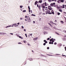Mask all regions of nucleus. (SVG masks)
Returning <instances> with one entry per match:
<instances>
[{"mask_svg": "<svg viewBox=\"0 0 66 66\" xmlns=\"http://www.w3.org/2000/svg\"><path fill=\"white\" fill-rule=\"evenodd\" d=\"M50 42H50L49 43V44H53V42H54V41H55V39H53V38H52V39H51L50 40Z\"/></svg>", "mask_w": 66, "mask_h": 66, "instance_id": "f257e3e1", "label": "nucleus"}, {"mask_svg": "<svg viewBox=\"0 0 66 66\" xmlns=\"http://www.w3.org/2000/svg\"><path fill=\"white\" fill-rule=\"evenodd\" d=\"M47 11H46V14H52V13L50 12V11L48 9L46 10Z\"/></svg>", "mask_w": 66, "mask_h": 66, "instance_id": "f03ea898", "label": "nucleus"}, {"mask_svg": "<svg viewBox=\"0 0 66 66\" xmlns=\"http://www.w3.org/2000/svg\"><path fill=\"white\" fill-rule=\"evenodd\" d=\"M27 20L28 22H30L31 21V19L29 16H28L27 18Z\"/></svg>", "mask_w": 66, "mask_h": 66, "instance_id": "7ed1b4c3", "label": "nucleus"}, {"mask_svg": "<svg viewBox=\"0 0 66 66\" xmlns=\"http://www.w3.org/2000/svg\"><path fill=\"white\" fill-rule=\"evenodd\" d=\"M14 27L13 26H11V25H9L8 26H7L6 27V28H9V27Z\"/></svg>", "mask_w": 66, "mask_h": 66, "instance_id": "20e7f679", "label": "nucleus"}, {"mask_svg": "<svg viewBox=\"0 0 66 66\" xmlns=\"http://www.w3.org/2000/svg\"><path fill=\"white\" fill-rule=\"evenodd\" d=\"M48 10H51V7L50 6H49L48 7Z\"/></svg>", "mask_w": 66, "mask_h": 66, "instance_id": "39448f33", "label": "nucleus"}, {"mask_svg": "<svg viewBox=\"0 0 66 66\" xmlns=\"http://www.w3.org/2000/svg\"><path fill=\"white\" fill-rule=\"evenodd\" d=\"M37 6L38 7L39 9H40V5L38 6V4L37 5Z\"/></svg>", "mask_w": 66, "mask_h": 66, "instance_id": "423d86ee", "label": "nucleus"}, {"mask_svg": "<svg viewBox=\"0 0 66 66\" xmlns=\"http://www.w3.org/2000/svg\"><path fill=\"white\" fill-rule=\"evenodd\" d=\"M57 2L58 3H60L61 2V0H59L57 1Z\"/></svg>", "mask_w": 66, "mask_h": 66, "instance_id": "0eeeda50", "label": "nucleus"}, {"mask_svg": "<svg viewBox=\"0 0 66 66\" xmlns=\"http://www.w3.org/2000/svg\"><path fill=\"white\" fill-rule=\"evenodd\" d=\"M51 13L52 14H54V11H53V10H52Z\"/></svg>", "mask_w": 66, "mask_h": 66, "instance_id": "6e6552de", "label": "nucleus"}, {"mask_svg": "<svg viewBox=\"0 0 66 66\" xmlns=\"http://www.w3.org/2000/svg\"><path fill=\"white\" fill-rule=\"evenodd\" d=\"M48 32L46 31H44V34H47Z\"/></svg>", "mask_w": 66, "mask_h": 66, "instance_id": "1a4fd4ad", "label": "nucleus"}, {"mask_svg": "<svg viewBox=\"0 0 66 66\" xmlns=\"http://www.w3.org/2000/svg\"><path fill=\"white\" fill-rule=\"evenodd\" d=\"M38 38H34V40H36Z\"/></svg>", "mask_w": 66, "mask_h": 66, "instance_id": "9d476101", "label": "nucleus"}, {"mask_svg": "<svg viewBox=\"0 0 66 66\" xmlns=\"http://www.w3.org/2000/svg\"><path fill=\"white\" fill-rule=\"evenodd\" d=\"M17 23H14V24H12V26H16V25H17Z\"/></svg>", "mask_w": 66, "mask_h": 66, "instance_id": "9b49d317", "label": "nucleus"}, {"mask_svg": "<svg viewBox=\"0 0 66 66\" xmlns=\"http://www.w3.org/2000/svg\"><path fill=\"white\" fill-rule=\"evenodd\" d=\"M29 60H30V61H33V59L32 58H29Z\"/></svg>", "mask_w": 66, "mask_h": 66, "instance_id": "f8f14e48", "label": "nucleus"}, {"mask_svg": "<svg viewBox=\"0 0 66 66\" xmlns=\"http://www.w3.org/2000/svg\"><path fill=\"white\" fill-rule=\"evenodd\" d=\"M44 42H45V43H46V44H47V41H46V40H44Z\"/></svg>", "mask_w": 66, "mask_h": 66, "instance_id": "ddd939ff", "label": "nucleus"}, {"mask_svg": "<svg viewBox=\"0 0 66 66\" xmlns=\"http://www.w3.org/2000/svg\"><path fill=\"white\" fill-rule=\"evenodd\" d=\"M45 6H47L48 5V4L46 3V2H45Z\"/></svg>", "mask_w": 66, "mask_h": 66, "instance_id": "4468645a", "label": "nucleus"}, {"mask_svg": "<svg viewBox=\"0 0 66 66\" xmlns=\"http://www.w3.org/2000/svg\"><path fill=\"white\" fill-rule=\"evenodd\" d=\"M42 0H40L39 1V3H42Z\"/></svg>", "mask_w": 66, "mask_h": 66, "instance_id": "2eb2a0df", "label": "nucleus"}, {"mask_svg": "<svg viewBox=\"0 0 66 66\" xmlns=\"http://www.w3.org/2000/svg\"><path fill=\"white\" fill-rule=\"evenodd\" d=\"M50 23H52V24H53V23H54L53 22H52V21H50Z\"/></svg>", "mask_w": 66, "mask_h": 66, "instance_id": "dca6fc26", "label": "nucleus"}, {"mask_svg": "<svg viewBox=\"0 0 66 66\" xmlns=\"http://www.w3.org/2000/svg\"><path fill=\"white\" fill-rule=\"evenodd\" d=\"M31 15L32 16H36L34 14H32Z\"/></svg>", "mask_w": 66, "mask_h": 66, "instance_id": "f3484780", "label": "nucleus"}, {"mask_svg": "<svg viewBox=\"0 0 66 66\" xmlns=\"http://www.w3.org/2000/svg\"><path fill=\"white\" fill-rule=\"evenodd\" d=\"M48 24L50 25V26H51V27H53L51 24H50V23H48Z\"/></svg>", "mask_w": 66, "mask_h": 66, "instance_id": "a211bd4d", "label": "nucleus"}, {"mask_svg": "<svg viewBox=\"0 0 66 66\" xmlns=\"http://www.w3.org/2000/svg\"><path fill=\"white\" fill-rule=\"evenodd\" d=\"M60 22L62 24H63V23H64V22L63 21H60Z\"/></svg>", "mask_w": 66, "mask_h": 66, "instance_id": "6ab92c4d", "label": "nucleus"}, {"mask_svg": "<svg viewBox=\"0 0 66 66\" xmlns=\"http://www.w3.org/2000/svg\"><path fill=\"white\" fill-rule=\"evenodd\" d=\"M53 3H51L50 5L51 6H53Z\"/></svg>", "mask_w": 66, "mask_h": 66, "instance_id": "aec40b11", "label": "nucleus"}, {"mask_svg": "<svg viewBox=\"0 0 66 66\" xmlns=\"http://www.w3.org/2000/svg\"><path fill=\"white\" fill-rule=\"evenodd\" d=\"M60 1L61 2H64V0H61Z\"/></svg>", "mask_w": 66, "mask_h": 66, "instance_id": "412c9836", "label": "nucleus"}, {"mask_svg": "<svg viewBox=\"0 0 66 66\" xmlns=\"http://www.w3.org/2000/svg\"><path fill=\"white\" fill-rule=\"evenodd\" d=\"M23 7V6L22 5H20V8H22Z\"/></svg>", "mask_w": 66, "mask_h": 66, "instance_id": "4be33fe9", "label": "nucleus"}, {"mask_svg": "<svg viewBox=\"0 0 66 66\" xmlns=\"http://www.w3.org/2000/svg\"><path fill=\"white\" fill-rule=\"evenodd\" d=\"M3 35H5V34H6V32H3Z\"/></svg>", "mask_w": 66, "mask_h": 66, "instance_id": "5701e85b", "label": "nucleus"}, {"mask_svg": "<svg viewBox=\"0 0 66 66\" xmlns=\"http://www.w3.org/2000/svg\"><path fill=\"white\" fill-rule=\"evenodd\" d=\"M37 1H36L35 2V5H36V4H37Z\"/></svg>", "mask_w": 66, "mask_h": 66, "instance_id": "b1692460", "label": "nucleus"}, {"mask_svg": "<svg viewBox=\"0 0 66 66\" xmlns=\"http://www.w3.org/2000/svg\"><path fill=\"white\" fill-rule=\"evenodd\" d=\"M0 35H3V32H0Z\"/></svg>", "mask_w": 66, "mask_h": 66, "instance_id": "393cba45", "label": "nucleus"}, {"mask_svg": "<svg viewBox=\"0 0 66 66\" xmlns=\"http://www.w3.org/2000/svg\"><path fill=\"white\" fill-rule=\"evenodd\" d=\"M19 38H20L21 39H23V38L21 37V36H19Z\"/></svg>", "mask_w": 66, "mask_h": 66, "instance_id": "a878e982", "label": "nucleus"}, {"mask_svg": "<svg viewBox=\"0 0 66 66\" xmlns=\"http://www.w3.org/2000/svg\"><path fill=\"white\" fill-rule=\"evenodd\" d=\"M42 8H43L44 9L45 8V6H42Z\"/></svg>", "mask_w": 66, "mask_h": 66, "instance_id": "bb28decb", "label": "nucleus"}, {"mask_svg": "<svg viewBox=\"0 0 66 66\" xmlns=\"http://www.w3.org/2000/svg\"><path fill=\"white\" fill-rule=\"evenodd\" d=\"M59 11H60V12H62V10L60 9L59 10Z\"/></svg>", "mask_w": 66, "mask_h": 66, "instance_id": "cd10ccee", "label": "nucleus"}, {"mask_svg": "<svg viewBox=\"0 0 66 66\" xmlns=\"http://www.w3.org/2000/svg\"><path fill=\"white\" fill-rule=\"evenodd\" d=\"M26 12V10H24L23 11V12Z\"/></svg>", "mask_w": 66, "mask_h": 66, "instance_id": "c85d7f7f", "label": "nucleus"}, {"mask_svg": "<svg viewBox=\"0 0 66 66\" xmlns=\"http://www.w3.org/2000/svg\"><path fill=\"white\" fill-rule=\"evenodd\" d=\"M60 13L58 12L57 13V15H60Z\"/></svg>", "mask_w": 66, "mask_h": 66, "instance_id": "c756f323", "label": "nucleus"}, {"mask_svg": "<svg viewBox=\"0 0 66 66\" xmlns=\"http://www.w3.org/2000/svg\"><path fill=\"white\" fill-rule=\"evenodd\" d=\"M63 8H65V7L64 6V5H63Z\"/></svg>", "mask_w": 66, "mask_h": 66, "instance_id": "7c9ffc66", "label": "nucleus"}, {"mask_svg": "<svg viewBox=\"0 0 66 66\" xmlns=\"http://www.w3.org/2000/svg\"><path fill=\"white\" fill-rule=\"evenodd\" d=\"M21 27L22 28V29H23V28H24V27H23V26H21Z\"/></svg>", "mask_w": 66, "mask_h": 66, "instance_id": "2f4dec72", "label": "nucleus"}, {"mask_svg": "<svg viewBox=\"0 0 66 66\" xmlns=\"http://www.w3.org/2000/svg\"><path fill=\"white\" fill-rule=\"evenodd\" d=\"M23 19V18H20V20H22V19Z\"/></svg>", "mask_w": 66, "mask_h": 66, "instance_id": "473e14b6", "label": "nucleus"}, {"mask_svg": "<svg viewBox=\"0 0 66 66\" xmlns=\"http://www.w3.org/2000/svg\"><path fill=\"white\" fill-rule=\"evenodd\" d=\"M28 9L29 10H30V7L29 6H28Z\"/></svg>", "mask_w": 66, "mask_h": 66, "instance_id": "72a5a7b5", "label": "nucleus"}, {"mask_svg": "<svg viewBox=\"0 0 66 66\" xmlns=\"http://www.w3.org/2000/svg\"><path fill=\"white\" fill-rule=\"evenodd\" d=\"M26 41H24V40L23 41V43H25V44L26 43Z\"/></svg>", "mask_w": 66, "mask_h": 66, "instance_id": "f704fd0d", "label": "nucleus"}, {"mask_svg": "<svg viewBox=\"0 0 66 66\" xmlns=\"http://www.w3.org/2000/svg\"><path fill=\"white\" fill-rule=\"evenodd\" d=\"M43 45H44V46H45V45H46V43H44L43 44Z\"/></svg>", "mask_w": 66, "mask_h": 66, "instance_id": "c9c22d12", "label": "nucleus"}, {"mask_svg": "<svg viewBox=\"0 0 66 66\" xmlns=\"http://www.w3.org/2000/svg\"><path fill=\"white\" fill-rule=\"evenodd\" d=\"M48 1L49 2H50L51 1V0H48Z\"/></svg>", "mask_w": 66, "mask_h": 66, "instance_id": "e433bc0d", "label": "nucleus"}, {"mask_svg": "<svg viewBox=\"0 0 66 66\" xmlns=\"http://www.w3.org/2000/svg\"><path fill=\"white\" fill-rule=\"evenodd\" d=\"M62 56H65V57H66V56L65 55H62Z\"/></svg>", "mask_w": 66, "mask_h": 66, "instance_id": "4c0bfd02", "label": "nucleus"}, {"mask_svg": "<svg viewBox=\"0 0 66 66\" xmlns=\"http://www.w3.org/2000/svg\"><path fill=\"white\" fill-rule=\"evenodd\" d=\"M18 44H22V43H18Z\"/></svg>", "mask_w": 66, "mask_h": 66, "instance_id": "58836bf2", "label": "nucleus"}, {"mask_svg": "<svg viewBox=\"0 0 66 66\" xmlns=\"http://www.w3.org/2000/svg\"><path fill=\"white\" fill-rule=\"evenodd\" d=\"M25 35L26 36V37H27V34H25Z\"/></svg>", "mask_w": 66, "mask_h": 66, "instance_id": "ea45409f", "label": "nucleus"}, {"mask_svg": "<svg viewBox=\"0 0 66 66\" xmlns=\"http://www.w3.org/2000/svg\"><path fill=\"white\" fill-rule=\"evenodd\" d=\"M19 24H20V23H19V22L18 23H17V24L18 25H19Z\"/></svg>", "mask_w": 66, "mask_h": 66, "instance_id": "a19ab883", "label": "nucleus"}, {"mask_svg": "<svg viewBox=\"0 0 66 66\" xmlns=\"http://www.w3.org/2000/svg\"><path fill=\"white\" fill-rule=\"evenodd\" d=\"M54 45H56V43L55 42V43H54Z\"/></svg>", "mask_w": 66, "mask_h": 66, "instance_id": "79ce46f5", "label": "nucleus"}, {"mask_svg": "<svg viewBox=\"0 0 66 66\" xmlns=\"http://www.w3.org/2000/svg\"><path fill=\"white\" fill-rule=\"evenodd\" d=\"M47 49H49V47H47Z\"/></svg>", "mask_w": 66, "mask_h": 66, "instance_id": "37998d69", "label": "nucleus"}, {"mask_svg": "<svg viewBox=\"0 0 66 66\" xmlns=\"http://www.w3.org/2000/svg\"><path fill=\"white\" fill-rule=\"evenodd\" d=\"M30 36H32V34H30Z\"/></svg>", "mask_w": 66, "mask_h": 66, "instance_id": "c03bdc74", "label": "nucleus"}, {"mask_svg": "<svg viewBox=\"0 0 66 66\" xmlns=\"http://www.w3.org/2000/svg\"><path fill=\"white\" fill-rule=\"evenodd\" d=\"M10 34H11V35H13V34L12 33H10Z\"/></svg>", "mask_w": 66, "mask_h": 66, "instance_id": "a18cd8bd", "label": "nucleus"}, {"mask_svg": "<svg viewBox=\"0 0 66 66\" xmlns=\"http://www.w3.org/2000/svg\"><path fill=\"white\" fill-rule=\"evenodd\" d=\"M50 39V38H48L47 39V40H49Z\"/></svg>", "mask_w": 66, "mask_h": 66, "instance_id": "49530a36", "label": "nucleus"}, {"mask_svg": "<svg viewBox=\"0 0 66 66\" xmlns=\"http://www.w3.org/2000/svg\"><path fill=\"white\" fill-rule=\"evenodd\" d=\"M57 8L58 9H60V7H57Z\"/></svg>", "mask_w": 66, "mask_h": 66, "instance_id": "de8ad7c7", "label": "nucleus"}, {"mask_svg": "<svg viewBox=\"0 0 66 66\" xmlns=\"http://www.w3.org/2000/svg\"><path fill=\"white\" fill-rule=\"evenodd\" d=\"M28 46H30V44L28 43Z\"/></svg>", "mask_w": 66, "mask_h": 66, "instance_id": "09e8293b", "label": "nucleus"}, {"mask_svg": "<svg viewBox=\"0 0 66 66\" xmlns=\"http://www.w3.org/2000/svg\"><path fill=\"white\" fill-rule=\"evenodd\" d=\"M29 13H30V9H29Z\"/></svg>", "mask_w": 66, "mask_h": 66, "instance_id": "8fccbe9b", "label": "nucleus"}, {"mask_svg": "<svg viewBox=\"0 0 66 66\" xmlns=\"http://www.w3.org/2000/svg\"><path fill=\"white\" fill-rule=\"evenodd\" d=\"M24 31H25V32L26 31V30L25 29L24 30Z\"/></svg>", "mask_w": 66, "mask_h": 66, "instance_id": "3c124183", "label": "nucleus"}, {"mask_svg": "<svg viewBox=\"0 0 66 66\" xmlns=\"http://www.w3.org/2000/svg\"><path fill=\"white\" fill-rule=\"evenodd\" d=\"M30 12H31V13H32V10H31L30 11Z\"/></svg>", "mask_w": 66, "mask_h": 66, "instance_id": "603ef678", "label": "nucleus"}, {"mask_svg": "<svg viewBox=\"0 0 66 66\" xmlns=\"http://www.w3.org/2000/svg\"><path fill=\"white\" fill-rule=\"evenodd\" d=\"M27 17V16L26 15L25 16V18H26Z\"/></svg>", "mask_w": 66, "mask_h": 66, "instance_id": "864d4df0", "label": "nucleus"}, {"mask_svg": "<svg viewBox=\"0 0 66 66\" xmlns=\"http://www.w3.org/2000/svg\"><path fill=\"white\" fill-rule=\"evenodd\" d=\"M55 3H54L53 4V5H55Z\"/></svg>", "mask_w": 66, "mask_h": 66, "instance_id": "5fc2aeb1", "label": "nucleus"}, {"mask_svg": "<svg viewBox=\"0 0 66 66\" xmlns=\"http://www.w3.org/2000/svg\"><path fill=\"white\" fill-rule=\"evenodd\" d=\"M65 51H66V47H65Z\"/></svg>", "mask_w": 66, "mask_h": 66, "instance_id": "6e6d98bb", "label": "nucleus"}, {"mask_svg": "<svg viewBox=\"0 0 66 66\" xmlns=\"http://www.w3.org/2000/svg\"><path fill=\"white\" fill-rule=\"evenodd\" d=\"M56 34H57V35H59V34H58V33H57V32H56Z\"/></svg>", "mask_w": 66, "mask_h": 66, "instance_id": "4d7b16f0", "label": "nucleus"}, {"mask_svg": "<svg viewBox=\"0 0 66 66\" xmlns=\"http://www.w3.org/2000/svg\"><path fill=\"white\" fill-rule=\"evenodd\" d=\"M54 1L55 2H56V0H54Z\"/></svg>", "mask_w": 66, "mask_h": 66, "instance_id": "13d9d810", "label": "nucleus"}, {"mask_svg": "<svg viewBox=\"0 0 66 66\" xmlns=\"http://www.w3.org/2000/svg\"><path fill=\"white\" fill-rule=\"evenodd\" d=\"M43 15H45V13H43Z\"/></svg>", "mask_w": 66, "mask_h": 66, "instance_id": "bf43d9fd", "label": "nucleus"}, {"mask_svg": "<svg viewBox=\"0 0 66 66\" xmlns=\"http://www.w3.org/2000/svg\"><path fill=\"white\" fill-rule=\"evenodd\" d=\"M25 21H27V19H25Z\"/></svg>", "mask_w": 66, "mask_h": 66, "instance_id": "052dcab7", "label": "nucleus"}, {"mask_svg": "<svg viewBox=\"0 0 66 66\" xmlns=\"http://www.w3.org/2000/svg\"><path fill=\"white\" fill-rule=\"evenodd\" d=\"M44 11H45V10H44V9H43V12H44Z\"/></svg>", "mask_w": 66, "mask_h": 66, "instance_id": "680f3d73", "label": "nucleus"}, {"mask_svg": "<svg viewBox=\"0 0 66 66\" xmlns=\"http://www.w3.org/2000/svg\"><path fill=\"white\" fill-rule=\"evenodd\" d=\"M33 22L34 23H35V21H33Z\"/></svg>", "mask_w": 66, "mask_h": 66, "instance_id": "e2e57ef3", "label": "nucleus"}, {"mask_svg": "<svg viewBox=\"0 0 66 66\" xmlns=\"http://www.w3.org/2000/svg\"><path fill=\"white\" fill-rule=\"evenodd\" d=\"M17 36L18 37H19V35H17Z\"/></svg>", "mask_w": 66, "mask_h": 66, "instance_id": "0e129e2a", "label": "nucleus"}, {"mask_svg": "<svg viewBox=\"0 0 66 66\" xmlns=\"http://www.w3.org/2000/svg\"><path fill=\"white\" fill-rule=\"evenodd\" d=\"M56 55H60V54H56Z\"/></svg>", "mask_w": 66, "mask_h": 66, "instance_id": "69168bd1", "label": "nucleus"}, {"mask_svg": "<svg viewBox=\"0 0 66 66\" xmlns=\"http://www.w3.org/2000/svg\"><path fill=\"white\" fill-rule=\"evenodd\" d=\"M64 32H65V33H66V31H64Z\"/></svg>", "mask_w": 66, "mask_h": 66, "instance_id": "338daca9", "label": "nucleus"}, {"mask_svg": "<svg viewBox=\"0 0 66 66\" xmlns=\"http://www.w3.org/2000/svg\"><path fill=\"white\" fill-rule=\"evenodd\" d=\"M16 27H18V25H16Z\"/></svg>", "mask_w": 66, "mask_h": 66, "instance_id": "774afa93", "label": "nucleus"}]
</instances>
